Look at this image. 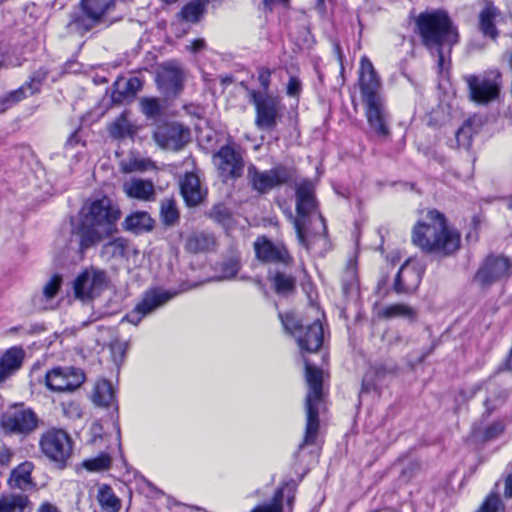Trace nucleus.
I'll list each match as a JSON object with an SVG mask.
<instances>
[{
	"instance_id": "603ef678",
	"label": "nucleus",
	"mask_w": 512,
	"mask_h": 512,
	"mask_svg": "<svg viewBox=\"0 0 512 512\" xmlns=\"http://www.w3.org/2000/svg\"><path fill=\"white\" fill-rule=\"evenodd\" d=\"M111 459L108 455L102 454L94 459H90L84 462L86 469L90 471H103L110 467Z\"/></svg>"
},
{
	"instance_id": "72a5a7b5",
	"label": "nucleus",
	"mask_w": 512,
	"mask_h": 512,
	"mask_svg": "<svg viewBox=\"0 0 512 512\" xmlns=\"http://www.w3.org/2000/svg\"><path fill=\"white\" fill-rule=\"evenodd\" d=\"M214 237L203 232L190 235L186 241V249L192 253L205 252L214 246Z\"/></svg>"
},
{
	"instance_id": "052dcab7",
	"label": "nucleus",
	"mask_w": 512,
	"mask_h": 512,
	"mask_svg": "<svg viewBox=\"0 0 512 512\" xmlns=\"http://www.w3.org/2000/svg\"><path fill=\"white\" fill-rule=\"evenodd\" d=\"M301 92V83L296 77H290L287 84V94L291 97H296Z\"/></svg>"
},
{
	"instance_id": "2eb2a0df",
	"label": "nucleus",
	"mask_w": 512,
	"mask_h": 512,
	"mask_svg": "<svg viewBox=\"0 0 512 512\" xmlns=\"http://www.w3.org/2000/svg\"><path fill=\"white\" fill-rule=\"evenodd\" d=\"M174 296L175 293H170L161 289L149 290L144 294L142 301L125 316L124 320L133 325H137L143 317L165 305Z\"/></svg>"
},
{
	"instance_id": "864d4df0",
	"label": "nucleus",
	"mask_w": 512,
	"mask_h": 512,
	"mask_svg": "<svg viewBox=\"0 0 512 512\" xmlns=\"http://www.w3.org/2000/svg\"><path fill=\"white\" fill-rule=\"evenodd\" d=\"M504 395L500 391L498 386H495L493 391L490 392V396L486 398L484 404L488 411L494 410L498 405L504 402Z\"/></svg>"
},
{
	"instance_id": "e433bc0d",
	"label": "nucleus",
	"mask_w": 512,
	"mask_h": 512,
	"mask_svg": "<svg viewBox=\"0 0 512 512\" xmlns=\"http://www.w3.org/2000/svg\"><path fill=\"white\" fill-rule=\"evenodd\" d=\"M97 499L101 507L107 512H118L120 510V500L109 486L103 485L99 488Z\"/></svg>"
},
{
	"instance_id": "6ab92c4d",
	"label": "nucleus",
	"mask_w": 512,
	"mask_h": 512,
	"mask_svg": "<svg viewBox=\"0 0 512 512\" xmlns=\"http://www.w3.org/2000/svg\"><path fill=\"white\" fill-rule=\"evenodd\" d=\"M184 71L174 63H166L157 76L160 89L167 96H174L183 88Z\"/></svg>"
},
{
	"instance_id": "9d476101",
	"label": "nucleus",
	"mask_w": 512,
	"mask_h": 512,
	"mask_svg": "<svg viewBox=\"0 0 512 512\" xmlns=\"http://www.w3.org/2000/svg\"><path fill=\"white\" fill-rule=\"evenodd\" d=\"M41 452L51 461L64 465L72 454L70 436L62 429H49L39 440Z\"/></svg>"
},
{
	"instance_id": "c9c22d12",
	"label": "nucleus",
	"mask_w": 512,
	"mask_h": 512,
	"mask_svg": "<svg viewBox=\"0 0 512 512\" xmlns=\"http://www.w3.org/2000/svg\"><path fill=\"white\" fill-rule=\"evenodd\" d=\"M29 499L25 495H10L0 499V512H29Z\"/></svg>"
},
{
	"instance_id": "5701e85b",
	"label": "nucleus",
	"mask_w": 512,
	"mask_h": 512,
	"mask_svg": "<svg viewBox=\"0 0 512 512\" xmlns=\"http://www.w3.org/2000/svg\"><path fill=\"white\" fill-rule=\"evenodd\" d=\"M100 23L102 21L91 12L80 8V11L70 14V20L66 24V33L70 36L82 37Z\"/></svg>"
},
{
	"instance_id": "2f4dec72",
	"label": "nucleus",
	"mask_w": 512,
	"mask_h": 512,
	"mask_svg": "<svg viewBox=\"0 0 512 512\" xmlns=\"http://www.w3.org/2000/svg\"><path fill=\"white\" fill-rule=\"evenodd\" d=\"M498 16L497 9L492 5H487L479 15V27L481 32L491 39H496L498 31L495 21Z\"/></svg>"
},
{
	"instance_id": "a211bd4d",
	"label": "nucleus",
	"mask_w": 512,
	"mask_h": 512,
	"mask_svg": "<svg viewBox=\"0 0 512 512\" xmlns=\"http://www.w3.org/2000/svg\"><path fill=\"white\" fill-rule=\"evenodd\" d=\"M364 107L369 129L380 138H388L390 129L386 102L364 104Z\"/></svg>"
},
{
	"instance_id": "8fccbe9b",
	"label": "nucleus",
	"mask_w": 512,
	"mask_h": 512,
	"mask_svg": "<svg viewBox=\"0 0 512 512\" xmlns=\"http://www.w3.org/2000/svg\"><path fill=\"white\" fill-rule=\"evenodd\" d=\"M305 374L307 384H323L327 381V375L321 369H318L316 366H313L309 363L305 364Z\"/></svg>"
},
{
	"instance_id": "f8f14e48",
	"label": "nucleus",
	"mask_w": 512,
	"mask_h": 512,
	"mask_svg": "<svg viewBox=\"0 0 512 512\" xmlns=\"http://www.w3.org/2000/svg\"><path fill=\"white\" fill-rule=\"evenodd\" d=\"M107 285V275L102 270L86 269L74 281V293L80 300H91L98 296Z\"/></svg>"
},
{
	"instance_id": "58836bf2",
	"label": "nucleus",
	"mask_w": 512,
	"mask_h": 512,
	"mask_svg": "<svg viewBox=\"0 0 512 512\" xmlns=\"http://www.w3.org/2000/svg\"><path fill=\"white\" fill-rule=\"evenodd\" d=\"M382 315L385 318L400 317L408 320H413L416 317V311L406 304L397 303L387 306L383 310Z\"/></svg>"
},
{
	"instance_id": "6e6d98bb",
	"label": "nucleus",
	"mask_w": 512,
	"mask_h": 512,
	"mask_svg": "<svg viewBox=\"0 0 512 512\" xmlns=\"http://www.w3.org/2000/svg\"><path fill=\"white\" fill-rule=\"evenodd\" d=\"M258 81L262 88V94H269V87L271 82V70L266 67H261L258 70Z\"/></svg>"
},
{
	"instance_id": "dca6fc26",
	"label": "nucleus",
	"mask_w": 512,
	"mask_h": 512,
	"mask_svg": "<svg viewBox=\"0 0 512 512\" xmlns=\"http://www.w3.org/2000/svg\"><path fill=\"white\" fill-rule=\"evenodd\" d=\"M213 160L220 176L224 179L239 178L243 173V157L233 146L221 147L213 156Z\"/></svg>"
},
{
	"instance_id": "473e14b6",
	"label": "nucleus",
	"mask_w": 512,
	"mask_h": 512,
	"mask_svg": "<svg viewBox=\"0 0 512 512\" xmlns=\"http://www.w3.org/2000/svg\"><path fill=\"white\" fill-rule=\"evenodd\" d=\"M90 398L95 406L107 408L116 404V390L114 386H95Z\"/></svg>"
},
{
	"instance_id": "0e129e2a",
	"label": "nucleus",
	"mask_w": 512,
	"mask_h": 512,
	"mask_svg": "<svg viewBox=\"0 0 512 512\" xmlns=\"http://www.w3.org/2000/svg\"><path fill=\"white\" fill-rule=\"evenodd\" d=\"M289 1L290 0H263V5L266 10L272 11L276 6L288 8Z\"/></svg>"
},
{
	"instance_id": "412c9836",
	"label": "nucleus",
	"mask_w": 512,
	"mask_h": 512,
	"mask_svg": "<svg viewBox=\"0 0 512 512\" xmlns=\"http://www.w3.org/2000/svg\"><path fill=\"white\" fill-rule=\"evenodd\" d=\"M324 339V331L322 323L315 320L312 324H308L304 329H301L296 335V341L301 351L309 353L317 352Z\"/></svg>"
},
{
	"instance_id": "ddd939ff",
	"label": "nucleus",
	"mask_w": 512,
	"mask_h": 512,
	"mask_svg": "<svg viewBox=\"0 0 512 512\" xmlns=\"http://www.w3.org/2000/svg\"><path fill=\"white\" fill-rule=\"evenodd\" d=\"M256 258L263 263L290 266L293 257L286 246L281 243H274L267 237H258L253 244Z\"/></svg>"
},
{
	"instance_id": "4c0bfd02",
	"label": "nucleus",
	"mask_w": 512,
	"mask_h": 512,
	"mask_svg": "<svg viewBox=\"0 0 512 512\" xmlns=\"http://www.w3.org/2000/svg\"><path fill=\"white\" fill-rule=\"evenodd\" d=\"M208 0H193L181 10V17L187 22H198L204 14Z\"/></svg>"
},
{
	"instance_id": "0eeeda50",
	"label": "nucleus",
	"mask_w": 512,
	"mask_h": 512,
	"mask_svg": "<svg viewBox=\"0 0 512 512\" xmlns=\"http://www.w3.org/2000/svg\"><path fill=\"white\" fill-rule=\"evenodd\" d=\"M317 208L314 186L309 181L300 183L296 188V211L297 217L293 218V225L297 239L302 246L307 247L306 240V218Z\"/></svg>"
},
{
	"instance_id": "4d7b16f0",
	"label": "nucleus",
	"mask_w": 512,
	"mask_h": 512,
	"mask_svg": "<svg viewBox=\"0 0 512 512\" xmlns=\"http://www.w3.org/2000/svg\"><path fill=\"white\" fill-rule=\"evenodd\" d=\"M111 353L115 363L123 361L126 345L120 341H114L110 344Z\"/></svg>"
},
{
	"instance_id": "c03bdc74",
	"label": "nucleus",
	"mask_w": 512,
	"mask_h": 512,
	"mask_svg": "<svg viewBox=\"0 0 512 512\" xmlns=\"http://www.w3.org/2000/svg\"><path fill=\"white\" fill-rule=\"evenodd\" d=\"M280 320L284 329L292 334L295 338L301 329H304L306 325L302 323V321L297 317L296 314L289 312L285 314L279 315Z\"/></svg>"
},
{
	"instance_id": "5fc2aeb1",
	"label": "nucleus",
	"mask_w": 512,
	"mask_h": 512,
	"mask_svg": "<svg viewBox=\"0 0 512 512\" xmlns=\"http://www.w3.org/2000/svg\"><path fill=\"white\" fill-rule=\"evenodd\" d=\"M61 276L54 275L50 281L44 286L43 294L47 299L54 298L58 293V290L61 286Z\"/></svg>"
},
{
	"instance_id": "7ed1b4c3",
	"label": "nucleus",
	"mask_w": 512,
	"mask_h": 512,
	"mask_svg": "<svg viewBox=\"0 0 512 512\" xmlns=\"http://www.w3.org/2000/svg\"><path fill=\"white\" fill-rule=\"evenodd\" d=\"M415 31L421 38L422 44L438 56V66L442 70L445 56L444 48L458 41V32L448 14L441 10L420 13L415 19Z\"/></svg>"
},
{
	"instance_id": "cd10ccee",
	"label": "nucleus",
	"mask_w": 512,
	"mask_h": 512,
	"mask_svg": "<svg viewBox=\"0 0 512 512\" xmlns=\"http://www.w3.org/2000/svg\"><path fill=\"white\" fill-rule=\"evenodd\" d=\"M287 491L288 494L286 495L287 499V505L289 507V512L292 510V503L294 500V494H295V486L294 484L286 483L283 485V487L279 488L270 504H264L257 506L254 508L251 512H282L283 506L282 501L284 498V492Z\"/></svg>"
},
{
	"instance_id": "9b49d317",
	"label": "nucleus",
	"mask_w": 512,
	"mask_h": 512,
	"mask_svg": "<svg viewBox=\"0 0 512 512\" xmlns=\"http://www.w3.org/2000/svg\"><path fill=\"white\" fill-rule=\"evenodd\" d=\"M359 86L364 104L384 102L381 80L367 57H362L359 70Z\"/></svg>"
},
{
	"instance_id": "20e7f679",
	"label": "nucleus",
	"mask_w": 512,
	"mask_h": 512,
	"mask_svg": "<svg viewBox=\"0 0 512 512\" xmlns=\"http://www.w3.org/2000/svg\"><path fill=\"white\" fill-rule=\"evenodd\" d=\"M469 98L477 104H488L499 98L502 76L498 70L464 76Z\"/></svg>"
},
{
	"instance_id": "680f3d73",
	"label": "nucleus",
	"mask_w": 512,
	"mask_h": 512,
	"mask_svg": "<svg viewBox=\"0 0 512 512\" xmlns=\"http://www.w3.org/2000/svg\"><path fill=\"white\" fill-rule=\"evenodd\" d=\"M505 429V425L503 422L498 421L493 423L486 431L487 438H494L501 434Z\"/></svg>"
},
{
	"instance_id": "a18cd8bd",
	"label": "nucleus",
	"mask_w": 512,
	"mask_h": 512,
	"mask_svg": "<svg viewBox=\"0 0 512 512\" xmlns=\"http://www.w3.org/2000/svg\"><path fill=\"white\" fill-rule=\"evenodd\" d=\"M141 111L148 118H156L162 114V104L157 98H143L140 101Z\"/></svg>"
},
{
	"instance_id": "37998d69",
	"label": "nucleus",
	"mask_w": 512,
	"mask_h": 512,
	"mask_svg": "<svg viewBox=\"0 0 512 512\" xmlns=\"http://www.w3.org/2000/svg\"><path fill=\"white\" fill-rule=\"evenodd\" d=\"M160 214L165 225H174L179 219V213L174 200L166 199L161 203Z\"/></svg>"
},
{
	"instance_id": "f704fd0d",
	"label": "nucleus",
	"mask_w": 512,
	"mask_h": 512,
	"mask_svg": "<svg viewBox=\"0 0 512 512\" xmlns=\"http://www.w3.org/2000/svg\"><path fill=\"white\" fill-rule=\"evenodd\" d=\"M128 241L125 238H115L105 243L101 248V256L107 261L125 257Z\"/></svg>"
},
{
	"instance_id": "69168bd1",
	"label": "nucleus",
	"mask_w": 512,
	"mask_h": 512,
	"mask_svg": "<svg viewBox=\"0 0 512 512\" xmlns=\"http://www.w3.org/2000/svg\"><path fill=\"white\" fill-rule=\"evenodd\" d=\"M205 47V41L203 39H195L191 42V45L188 46V49L194 53L202 50Z\"/></svg>"
},
{
	"instance_id": "a19ab883",
	"label": "nucleus",
	"mask_w": 512,
	"mask_h": 512,
	"mask_svg": "<svg viewBox=\"0 0 512 512\" xmlns=\"http://www.w3.org/2000/svg\"><path fill=\"white\" fill-rule=\"evenodd\" d=\"M27 95H29V90L25 83L18 89L9 92L0 99V113L5 112L12 105L25 99Z\"/></svg>"
},
{
	"instance_id": "ea45409f",
	"label": "nucleus",
	"mask_w": 512,
	"mask_h": 512,
	"mask_svg": "<svg viewBox=\"0 0 512 512\" xmlns=\"http://www.w3.org/2000/svg\"><path fill=\"white\" fill-rule=\"evenodd\" d=\"M476 119H468L456 132V141L459 147L469 148L471 146L472 137L476 133L473 125Z\"/></svg>"
},
{
	"instance_id": "4be33fe9",
	"label": "nucleus",
	"mask_w": 512,
	"mask_h": 512,
	"mask_svg": "<svg viewBox=\"0 0 512 512\" xmlns=\"http://www.w3.org/2000/svg\"><path fill=\"white\" fill-rule=\"evenodd\" d=\"M26 353L21 346H13L0 356V382L8 380L16 374L24 362Z\"/></svg>"
},
{
	"instance_id": "393cba45",
	"label": "nucleus",
	"mask_w": 512,
	"mask_h": 512,
	"mask_svg": "<svg viewBox=\"0 0 512 512\" xmlns=\"http://www.w3.org/2000/svg\"><path fill=\"white\" fill-rule=\"evenodd\" d=\"M123 191L128 197L142 201H151L155 197L154 184L151 180L132 178L123 184Z\"/></svg>"
},
{
	"instance_id": "1a4fd4ad",
	"label": "nucleus",
	"mask_w": 512,
	"mask_h": 512,
	"mask_svg": "<svg viewBox=\"0 0 512 512\" xmlns=\"http://www.w3.org/2000/svg\"><path fill=\"white\" fill-rule=\"evenodd\" d=\"M35 413L23 404L10 406L0 418V427L5 434L26 436L37 427Z\"/></svg>"
},
{
	"instance_id": "4468645a",
	"label": "nucleus",
	"mask_w": 512,
	"mask_h": 512,
	"mask_svg": "<svg viewBox=\"0 0 512 512\" xmlns=\"http://www.w3.org/2000/svg\"><path fill=\"white\" fill-rule=\"evenodd\" d=\"M153 137L161 148L178 151L190 141V131L182 124L172 122L158 126Z\"/></svg>"
},
{
	"instance_id": "bb28decb",
	"label": "nucleus",
	"mask_w": 512,
	"mask_h": 512,
	"mask_svg": "<svg viewBox=\"0 0 512 512\" xmlns=\"http://www.w3.org/2000/svg\"><path fill=\"white\" fill-rule=\"evenodd\" d=\"M112 100L115 103H122L133 98L142 88V82L138 77L119 78L114 84Z\"/></svg>"
},
{
	"instance_id": "3c124183",
	"label": "nucleus",
	"mask_w": 512,
	"mask_h": 512,
	"mask_svg": "<svg viewBox=\"0 0 512 512\" xmlns=\"http://www.w3.org/2000/svg\"><path fill=\"white\" fill-rule=\"evenodd\" d=\"M47 74L48 72L45 69L40 68L31 75L30 80L25 83L30 96L40 91V87L46 79Z\"/></svg>"
},
{
	"instance_id": "b1692460",
	"label": "nucleus",
	"mask_w": 512,
	"mask_h": 512,
	"mask_svg": "<svg viewBox=\"0 0 512 512\" xmlns=\"http://www.w3.org/2000/svg\"><path fill=\"white\" fill-rule=\"evenodd\" d=\"M181 194L188 206L199 205L204 198V191L201 188L197 175L187 173L180 183Z\"/></svg>"
},
{
	"instance_id": "bf43d9fd",
	"label": "nucleus",
	"mask_w": 512,
	"mask_h": 512,
	"mask_svg": "<svg viewBox=\"0 0 512 512\" xmlns=\"http://www.w3.org/2000/svg\"><path fill=\"white\" fill-rule=\"evenodd\" d=\"M238 263L236 261H228L223 264V272L221 279H231L236 276L238 272Z\"/></svg>"
},
{
	"instance_id": "338daca9",
	"label": "nucleus",
	"mask_w": 512,
	"mask_h": 512,
	"mask_svg": "<svg viewBox=\"0 0 512 512\" xmlns=\"http://www.w3.org/2000/svg\"><path fill=\"white\" fill-rule=\"evenodd\" d=\"M37 512H61L55 505L49 502H43L37 509Z\"/></svg>"
},
{
	"instance_id": "49530a36",
	"label": "nucleus",
	"mask_w": 512,
	"mask_h": 512,
	"mask_svg": "<svg viewBox=\"0 0 512 512\" xmlns=\"http://www.w3.org/2000/svg\"><path fill=\"white\" fill-rule=\"evenodd\" d=\"M110 135L114 138H124L126 136H132L133 130L128 122V120L124 117L117 119L109 129Z\"/></svg>"
},
{
	"instance_id": "09e8293b",
	"label": "nucleus",
	"mask_w": 512,
	"mask_h": 512,
	"mask_svg": "<svg viewBox=\"0 0 512 512\" xmlns=\"http://www.w3.org/2000/svg\"><path fill=\"white\" fill-rule=\"evenodd\" d=\"M154 164L149 159L144 158H134L131 159L128 163L122 165V170L126 173H131L134 171H146L152 169Z\"/></svg>"
},
{
	"instance_id": "7c9ffc66",
	"label": "nucleus",
	"mask_w": 512,
	"mask_h": 512,
	"mask_svg": "<svg viewBox=\"0 0 512 512\" xmlns=\"http://www.w3.org/2000/svg\"><path fill=\"white\" fill-rule=\"evenodd\" d=\"M79 7L88 10L103 22L105 17L117 7V4L114 0H81Z\"/></svg>"
},
{
	"instance_id": "c85d7f7f",
	"label": "nucleus",
	"mask_w": 512,
	"mask_h": 512,
	"mask_svg": "<svg viewBox=\"0 0 512 512\" xmlns=\"http://www.w3.org/2000/svg\"><path fill=\"white\" fill-rule=\"evenodd\" d=\"M34 469L32 462H24L12 470L8 483L11 488L20 490L31 489L34 484L32 482L31 473Z\"/></svg>"
},
{
	"instance_id": "f257e3e1",
	"label": "nucleus",
	"mask_w": 512,
	"mask_h": 512,
	"mask_svg": "<svg viewBox=\"0 0 512 512\" xmlns=\"http://www.w3.org/2000/svg\"><path fill=\"white\" fill-rule=\"evenodd\" d=\"M411 242L423 253L447 257L460 248L461 237L448 226L444 214L433 209L413 226Z\"/></svg>"
},
{
	"instance_id": "e2e57ef3",
	"label": "nucleus",
	"mask_w": 512,
	"mask_h": 512,
	"mask_svg": "<svg viewBox=\"0 0 512 512\" xmlns=\"http://www.w3.org/2000/svg\"><path fill=\"white\" fill-rule=\"evenodd\" d=\"M12 457L11 449L3 443H0V464L7 465Z\"/></svg>"
},
{
	"instance_id": "39448f33",
	"label": "nucleus",
	"mask_w": 512,
	"mask_h": 512,
	"mask_svg": "<svg viewBox=\"0 0 512 512\" xmlns=\"http://www.w3.org/2000/svg\"><path fill=\"white\" fill-rule=\"evenodd\" d=\"M250 101L255 107V125L259 130H273L281 118L284 105L278 96L262 94L256 90L249 91Z\"/></svg>"
},
{
	"instance_id": "f03ea898",
	"label": "nucleus",
	"mask_w": 512,
	"mask_h": 512,
	"mask_svg": "<svg viewBox=\"0 0 512 512\" xmlns=\"http://www.w3.org/2000/svg\"><path fill=\"white\" fill-rule=\"evenodd\" d=\"M120 216L119 208L106 196L85 205L81 220L73 230L79 237L80 249L84 251L113 234Z\"/></svg>"
},
{
	"instance_id": "a878e982",
	"label": "nucleus",
	"mask_w": 512,
	"mask_h": 512,
	"mask_svg": "<svg viewBox=\"0 0 512 512\" xmlns=\"http://www.w3.org/2000/svg\"><path fill=\"white\" fill-rule=\"evenodd\" d=\"M55 379L73 385L83 384L86 380L83 370L76 367H56L45 373V384H51Z\"/></svg>"
},
{
	"instance_id": "c756f323",
	"label": "nucleus",
	"mask_w": 512,
	"mask_h": 512,
	"mask_svg": "<svg viewBox=\"0 0 512 512\" xmlns=\"http://www.w3.org/2000/svg\"><path fill=\"white\" fill-rule=\"evenodd\" d=\"M123 227L134 234L150 232L154 227V220L147 212H135L127 216Z\"/></svg>"
},
{
	"instance_id": "6e6552de",
	"label": "nucleus",
	"mask_w": 512,
	"mask_h": 512,
	"mask_svg": "<svg viewBox=\"0 0 512 512\" xmlns=\"http://www.w3.org/2000/svg\"><path fill=\"white\" fill-rule=\"evenodd\" d=\"M292 175L290 170L282 165L269 170L261 171L255 165L247 167V180L253 191L258 194H266L274 188L288 183Z\"/></svg>"
},
{
	"instance_id": "423d86ee",
	"label": "nucleus",
	"mask_w": 512,
	"mask_h": 512,
	"mask_svg": "<svg viewBox=\"0 0 512 512\" xmlns=\"http://www.w3.org/2000/svg\"><path fill=\"white\" fill-rule=\"evenodd\" d=\"M326 410V395L323 386H310L305 399L306 425L300 447L316 443L320 422L319 417Z\"/></svg>"
},
{
	"instance_id": "f3484780",
	"label": "nucleus",
	"mask_w": 512,
	"mask_h": 512,
	"mask_svg": "<svg viewBox=\"0 0 512 512\" xmlns=\"http://www.w3.org/2000/svg\"><path fill=\"white\" fill-rule=\"evenodd\" d=\"M512 267L510 260L504 256H488L478 269L475 280L483 286L507 277Z\"/></svg>"
},
{
	"instance_id": "de8ad7c7",
	"label": "nucleus",
	"mask_w": 512,
	"mask_h": 512,
	"mask_svg": "<svg viewBox=\"0 0 512 512\" xmlns=\"http://www.w3.org/2000/svg\"><path fill=\"white\" fill-rule=\"evenodd\" d=\"M479 512H505V508L497 493L488 495L479 509Z\"/></svg>"
},
{
	"instance_id": "79ce46f5",
	"label": "nucleus",
	"mask_w": 512,
	"mask_h": 512,
	"mask_svg": "<svg viewBox=\"0 0 512 512\" xmlns=\"http://www.w3.org/2000/svg\"><path fill=\"white\" fill-rule=\"evenodd\" d=\"M274 287L278 294L286 295L295 289V278L285 273L277 272L273 278Z\"/></svg>"
},
{
	"instance_id": "13d9d810",
	"label": "nucleus",
	"mask_w": 512,
	"mask_h": 512,
	"mask_svg": "<svg viewBox=\"0 0 512 512\" xmlns=\"http://www.w3.org/2000/svg\"><path fill=\"white\" fill-rule=\"evenodd\" d=\"M209 216L218 222H224L229 218V212L224 206L216 205L211 209Z\"/></svg>"
},
{
	"instance_id": "774afa93",
	"label": "nucleus",
	"mask_w": 512,
	"mask_h": 512,
	"mask_svg": "<svg viewBox=\"0 0 512 512\" xmlns=\"http://www.w3.org/2000/svg\"><path fill=\"white\" fill-rule=\"evenodd\" d=\"M504 496L506 498H512V473L505 479Z\"/></svg>"
},
{
	"instance_id": "aec40b11",
	"label": "nucleus",
	"mask_w": 512,
	"mask_h": 512,
	"mask_svg": "<svg viewBox=\"0 0 512 512\" xmlns=\"http://www.w3.org/2000/svg\"><path fill=\"white\" fill-rule=\"evenodd\" d=\"M422 279V270L411 260H407L398 271L394 289L397 293H410L415 291Z\"/></svg>"
}]
</instances>
